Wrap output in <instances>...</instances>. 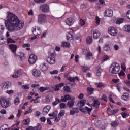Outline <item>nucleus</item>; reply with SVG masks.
Returning <instances> with one entry per match:
<instances>
[{"instance_id":"f257e3e1","label":"nucleus","mask_w":130,"mask_h":130,"mask_svg":"<svg viewBox=\"0 0 130 130\" xmlns=\"http://www.w3.org/2000/svg\"><path fill=\"white\" fill-rule=\"evenodd\" d=\"M5 26L9 32H16L20 31L24 27V22L20 19L15 14L9 12L7 20L5 21Z\"/></svg>"},{"instance_id":"f03ea898","label":"nucleus","mask_w":130,"mask_h":130,"mask_svg":"<svg viewBox=\"0 0 130 130\" xmlns=\"http://www.w3.org/2000/svg\"><path fill=\"white\" fill-rule=\"evenodd\" d=\"M120 71V66L117 63H113L109 69V72L111 74H118Z\"/></svg>"},{"instance_id":"7ed1b4c3","label":"nucleus","mask_w":130,"mask_h":130,"mask_svg":"<svg viewBox=\"0 0 130 130\" xmlns=\"http://www.w3.org/2000/svg\"><path fill=\"white\" fill-rule=\"evenodd\" d=\"M92 106H94L95 107V109L93 111V114L92 115V116H93V117H96L97 115L95 114H96V113H97V111H98L99 105H100V102H99V101H98V100H94L93 103L92 104Z\"/></svg>"},{"instance_id":"20e7f679","label":"nucleus","mask_w":130,"mask_h":130,"mask_svg":"<svg viewBox=\"0 0 130 130\" xmlns=\"http://www.w3.org/2000/svg\"><path fill=\"white\" fill-rule=\"evenodd\" d=\"M0 104L2 107L3 108H7V107L10 106V102L6 98H2V99L0 100Z\"/></svg>"},{"instance_id":"39448f33","label":"nucleus","mask_w":130,"mask_h":130,"mask_svg":"<svg viewBox=\"0 0 130 130\" xmlns=\"http://www.w3.org/2000/svg\"><path fill=\"white\" fill-rule=\"evenodd\" d=\"M47 22V19H46V15L45 14H41L39 15L38 23V24H42L43 23H46Z\"/></svg>"},{"instance_id":"423d86ee","label":"nucleus","mask_w":130,"mask_h":130,"mask_svg":"<svg viewBox=\"0 0 130 130\" xmlns=\"http://www.w3.org/2000/svg\"><path fill=\"white\" fill-rule=\"evenodd\" d=\"M108 32L111 36H116L118 33L117 29L114 27H110L108 28Z\"/></svg>"},{"instance_id":"0eeeda50","label":"nucleus","mask_w":130,"mask_h":130,"mask_svg":"<svg viewBox=\"0 0 130 130\" xmlns=\"http://www.w3.org/2000/svg\"><path fill=\"white\" fill-rule=\"evenodd\" d=\"M37 60V56L34 54H31L29 56L28 61L30 64H34Z\"/></svg>"},{"instance_id":"6e6552de","label":"nucleus","mask_w":130,"mask_h":130,"mask_svg":"<svg viewBox=\"0 0 130 130\" xmlns=\"http://www.w3.org/2000/svg\"><path fill=\"white\" fill-rule=\"evenodd\" d=\"M11 86V83L10 82H3L1 85L0 87L3 89V90H7L9 89V88H10Z\"/></svg>"},{"instance_id":"1a4fd4ad","label":"nucleus","mask_w":130,"mask_h":130,"mask_svg":"<svg viewBox=\"0 0 130 130\" xmlns=\"http://www.w3.org/2000/svg\"><path fill=\"white\" fill-rule=\"evenodd\" d=\"M81 111L83 112V113H85V114H86V113H88V114H90L91 113V111H92V109L89 108L88 107H86L84 108H80Z\"/></svg>"},{"instance_id":"9d476101","label":"nucleus","mask_w":130,"mask_h":130,"mask_svg":"<svg viewBox=\"0 0 130 130\" xmlns=\"http://www.w3.org/2000/svg\"><path fill=\"white\" fill-rule=\"evenodd\" d=\"M40 9L44 13H47L49 11V6L47 4H44L40 6Z\"/></svg>"},{"instance_id":"9b49d317","label":"nucleus","mask_w":130,"mask_h":130,"mask_svg":"<svg viewBox=\"0 0 130 130\" xmlns=\"http://www.w3.org/2000/svg\"><path fill=\"white\" fill-rule=\"evenodd\" d=\"M105 17H112L113 16V10L112 9H108L105 12Z\"/></svg>"},{"instance_id":"f8f14e48","label":"nucleus","mask_w":130,"mask_h":130,"mask_svg":"<svg viewBox=\"0 0 130 130\" xmlns=\"http://www.w3.org/2000/svg\"><path fill=\"white\" fill-rule=\"evenodd\" d=\"M51 109V107L49 105H47V106L45 107L43 109V115H46V114H48L49 112V110Z\"/></svg>"},{"instance_id":"ddd939ff","label":"nucleus","mask_w":130,"mask_h":130,"mask_svg":"<svg viewBox=\"0 0 130 130\" xmlns=\"http://www.w3.org/2000/svg\"><path fill=\"white\" fill-rule=\"evenodd\" d=\"M47 62L50 64H54L55 63V58L54 57H48L47 58Z\"/></svg>"},{"instance_id":"4468645a","label":"nucleus","mask_w":130,"mask_h":130,"mask_svg":"<svg viewBox=\"0 0 130 130\" xmlns=\"http://www.w3.org/2000/svg\"><path fill=\"white\" fill-rule=\"evenodd\" d=\"M32 33L35 36L41 34V28L38 27L37 28H34Z\"/></svg>"},{"instance_id":"2eb2a0df","label":"nucleus","mask_w":130,"mask_h":130,"mask_svg":"<svg viewBox=\"0 0 130 130\" xmlns=\"http://www.w3.org/2000/svg\"><path fill=\"white\" fill-rule=\"evenodd\" d=\"M93 38H95V39H97L99 37H100V31L99 30L95 29L93 30Z\"/></svg>"},{"instance_id":"dca6fc26","label":"nucleus","mask_w":130,"mask_h":130,"mask_svg":"<svg viewBox=\"0 0 130 130\" xmlns=\"http://www.w3.org/2000/svg\"><path fill=\"white\" fill-rule=\"evenodd\" d=\"M75 22V20L73 18H68L66 20V23L68 26H72V24Z\"/></svg>"},{"instance_id":"f3484780","label":"nucleus","mask_w":130,"mask_h":130,"mask_svg":"<svg viewBox=\"0 0 130 130\" xmlns=\"http://www.w3.org/2000/svg\"><path fill=\"white\" fill-rule=\"evenodd\" d=\"M111 46V45L110 43H106L103 47V49L105 51H110Z\"/></svg>"},{"instance_id":"a211bd4d","label":"nucleus","mask_w":130,"mask_h":130,"mask_svg":"<svg viewBox=\"0 0 130 130\" xmlns=\"http://www.w3.org/2000/svg\"><path fill=\"white\" fill-rule=\"evenodd\" d=\"M41 74V72H40V71L37 70V69H34L32 70V75L36 77H39Z\"/></svg>"},{"instance_id":"6ab92c4d","label":"nucleus","mask_w":130,"mask_h":130,"mask_svg":"<svg viewBox=\"0 0 130 130\" xmlns=\"http://www.w3.org/2000/svg\"><path fill=\"white\" fill-rule=\"evenodd\" d=\"M40 69L42 72H46V71H47L48 68L45 63H43L40 66Z\"/></svg>"},{"instance_id":"aec40b11","label":"nucleus","mask_w":130,"mask_h":130,"mask_svg":"<svg viewBox=\"0 0 130 130\" xmlns=\"http://www.w3.org/2000/svg\"><path fill=\"white\" fill-rule=\"evenodd\" d=\"M63 86H64V83H61L59 84H56L55 86V91H59V90L60 89L59 88H61V87H63Z\"/></svg>"},{"instance_id":"412c9836","label":"nucleus","mask_w":130,"mask_h":130,"mask_svg":"<svg viewBox=\"0 0 130 130\" xmlns=\"http://www.w3.org/2000/svg\"><path fill=\"white\" fill-rule=\"evenodd\" d=\"M18 57H19L20 60L22 61L24 60L26 58V56L25 55V54L22 53V52H19L17 55Z\"/></svg>"},{"instance_id":"4be33fe9","label":"nucleus","mask_w":130,"mask_h":130,"mask_svg":"<svg viewBox=\"0 0 130 130\" xmlns=\"http://www.w3.org/2000/svg\"><path fill=\"white\" fill-rule=\"evenodd\" d=\"M10 48L11 49L12 52H16L17 51V45L14 44L9 45Z\"/></svg>"},{"instance_id":"5701e85b","label":"nucleus","mask_w":130,"mask_h":130,"mask_svg":"<svg viewBox=\"0 0 130 130\" xmlns=\"http://www.w3.org/2000/svg\"><path fill=\"white\" fill-rule=\"evenodd\" d=\"M93 42V37L92 36H89L86 38V43L87 44H91Z\"/></svg>"},{"instance_id":"b1692460","label":"nucleus","mask_w":130,"mask_h":130,"mask_svg":"<svg viewBox=\"0 0 130 130\" xmlns=\"http://www.w3.org/2000/svg\"><path fill=\"white\" fill-rule=\"evenodd\" d=\"M86 104V100H80L78 103V105L79 107H82V106H84Z\"/></svg>"},{"instance_id":"393cba45","label":"nucleus","mask_w":130,"mask_h":130,"mask_svg":"<svg viewBox=\"0 0 130 130\" xmlns=\"http://www.w3.org/2000/svg\"><path fill=\"white\" fill-rule=\"evenodd\" d=\"M128 98H129V94L127 92L124 93L122 95V99H123V100H128Z\"/></svg>"},{"instance_id":"a878e982","label":"nucleus","mask_w":130,"mask_h":130,"mask_svg":"<svg viewBox=\"0 0 130 130\" xmlns=\"http://www.w3.org/2000/svg\"><path fill=\"white\" fill-rule=\"evenodd\" d=\"M61 46L62 47H66L67 48H69L70 46H71V44H70V43L68 42H64L62 43Z\"/></svg>"},{"instance_id":"bb28decb","label":"nucleus","mask_w":130,"mask_h":130,"mask_svg":"<svg viewBox=\"0 0 130 130\" xmlns=\"http://www.w3.org/2000/svg\"><path fill=\"white\" fill-rule=\"evenodd\" d=\"M48 54L50 57H54L55 56V52L54 49H51V50L49 51Z\"/></svg>"},{"instance_id":"cd10ccee","label":"nucleus","mask_w":130,"mask_h":130,"mask_svg":"<svg viewBox=\"0 0 130 130\" xmlns=\"http://www.w3.org/2000/svg\"><path fill=\"white\" fill-rule=\"evenodd\" d=\"M73 34H74V33L72 32V31L69 32L68 35H67L68 40H72V39H74Z\"/></svg>"},{"instance_id":"c85d7f7f","label":"nucleus","mask_w":130,"mask_h":130,"mask_svg":"<svg viewBox=\"0 0 130 130\" xmlns=\"http://www.w3.org/2000/svg\"><path fill=\"white\" fill-rule=\"evenodd\" d=\"M123 30H124V31H125L126 32H128V33H129L130 32V25H126L124 26V27L123 28Z\"/></svg>"},{"instance_id":"c756f323","label":"nucleus","mask_w":130,"mask_h":130,"mask_svg":"<svg viewBox=\"0 0 130 130\" xmlns=\"http://www.w3.org/2000/svg\"><path fill=\"white\" fill-rule=\"evenodd\" d=\"M123 86V85L121 83H118L116 85L117 89L118 92H120V91H121V89Z\"/></svg>"},{"instance_id":"7c9ffc66","label":"nucleus","mask_w":130,"mask_h":130,"mask_svg":"<svg viewBox=\"0 0 130 130\" xmlns=\"http://www.w3.org/2000/svg\"><path fill=\"white\" fill-rule=\"evenodd\" d=\"M87 16L88 19H93L95 15H94V13H93V12H88L87 14Z\"/></svg>"},{"instance_id":"2f4dec72","label":"nucleus","mask_w":130,"mask_h":130,"mask_svg":"<svg viewBox=\"0 0 130 130\" xmlns=\"http://www.w3.org/2000/svg\"><path fill=\"white\" fill-rule=\"evenodd\" d=\"M67 104L69 107L70 108L73 107V106H74V104H75V101L72 100V101H68L67 103Z\"/></svg>"},{"instance_id":"473e14b6","label":"nucleus","mask_w":130,"mask_h":130,"mask_svg":"<svg viewBox=\"0 0 130 130\" xmlns=\"http://www.w3.org/2000/svg\"><path fill=\"white\" fill-rule=\"evenodd\" d=\"M93 55L91 54L90 52H87V53L86 55V59L87 60H90L91 59V56H92Z\"/></svg>"},{"instance_id":"72a5a7b5","label":"nucleus","mask_w":130,"mask_h":130,"mask_svg":"<svg viewBox=\"0 0 130 130\" xmlns=\"http://www.w3.org/2000/svg\"><path fill=\"white\" fill-rule=\"evenodd\" d=\"M103 72V70L101 68L98 69L96 71V75L98 76V77H100L101 76V73Z\"/></svg>"},{"instance_id":"f704fd0d","label":"nucleus","mask_w":130,"mask_h":130,"mask_svg":"<svg viewBox=\"0 0 130 130\" xmlns=\"http://www.w3.org/2000/svg\"><path fill=\"white\" fill-rule=\"evenodd\" d=\"M49 89V88L46 87H41L39 88V91H40L41 92H44V91H47V90H48Z\"/></svg>"},{"instance_id":"c9c22d12","label":"nucleus","mask_w":130,"mask_h":130,"mask_svg":"<svg viewBox=\"0 0 130 130\" xmlns=\"http://www.w3.org/2000/svg\"><path fill=\"white\" fill-rule=\"evenodd\" d=\"M63 90H64V91H65V92H67V93H68V92L71 93V88L69 86H65L63 87Z\"/></svg>"},{"instance_id":"e433bc0d","label":"nucleus","mask_w":130,"mask_h":130,"mask_svg":"<svg viewBox=\"0 0 130 130\" xmlns=\"http://www.w3.org/2000/svg\"><path fill=\"white\" fill-rule=\"evenodd\" d=\"M111 125L112 126H113L114 127H115L116 126H117L118 124H119V122L118 121H114L111 123Z\"/></svg>"},{"instance_id":"4c0bfd02","label":"nucleus","mask_w":130,"mask_h":130,"mask_svg":"<svg viewBox=\"0 0 130 130\" xmlns=\"http://www.w3.org/2000/svg\"><path fill=\"white\" fill-rule=\"evenodd\" d=\"M5 31V25H0V35H2Z\"/></svg>"},{"instance_id":"58836bf2","label":"nucleus","mask_w":130,"mask_h":130,"mask_svg":"<svg viewBox=\"0 0 130 130\" xmlns=\"http://www.w3.org/2000/svg\"><path fill=\"white\" fill-rule=\"evenodd\" d=\"M82 70H83L84 73H86L88 70H90V67H88L87 66H82Z\"/></svg>"},{"instance_id":"ea45409f","label":"nucleus","mask_w":130,"mask_h":130,"mask_svg":"<svg viewBox=\"0 0 130 130\" xmlns=\"http://www.w3.org/2000/svg\"><path fill=\"white\" fill-rule=\"evenodd\" d=\"M101 100H103V101H105V102H107L108 98L107 96L105 94H103Z\"/></svg>"},{"instance_id":"a19ab883","label":"nucleus","mask_w":130,"mask_h":130,"mask_svg":"<svg viewBox=\"0 0 130 130\" xmlns=\"http://www.w3.org/2000/svg\"><path fill=\"white\" fill-rule=\"evenodd\" d=\"M95 86L98 87V88H101L102 87H104V84L101 82H100L96 83Z\"/></svg>"},{"instance_id":"79ce46f5","label":"nucleus","mask_w":130,"mask_h":130,"mask_svg":"<svg viewBox=\"0 0 130 130\" xmlns=\"http://www.w3.org/2000/svg\"><path fill=\"white\" fill-rule=\"evenodd\" d=\"M123 21H124V20L123 18L118 19V20L116 21V23L121 24V23H123Z\"/></svg>"},{"instance_id":"37998d69","label":"nucleus","mask_w":130,"mask_h":130,"mask_svg":"<svg viewBox=\"0 0 130 130\" xmlns=\"http://www.w3.org/2000/svg\"><path fill=\"white\" fill-rule=\"evenodd\" d=\"M5 126H7V127H8V126H9V125H8V124H7L3 125L2 127H0V130H9V129L8 128L5 127Z\"/></svg>"},{"instance_id":"c03bdc74","label":"nucleus","mask_w":130,"mask_h":130,"mask_svg":"<svg viewBox=\"0 0 130 130\" xmlns=\"http://www.w3.org/2000/svg\"><path fill=\"white\" fill-rule=\"evenodd\" d=\"M64 113H66V111L64 110H62L58 114V116H63V115H64Z\"/></svg>"},{"instance_id":"a18cd8bd","label":"nucleus","mask_w":130,"mask_h":130,"mask_svg":"<svg viewBox=\"0 0 130 130\" xmlns=\"http://www.w3.org/2000/svg\"><path fill=\"white\" fill-rule=\"evenodd\" d=\"M103 61H106L108 59H109V57L106 55H104L103 56Z\"/></svg>"},{"instance_id":"49530a36","label":"nucleus","mask_w":130,"mask_h":130,"mask_svg":"<svg viewBox=\"0 0 130 130\" xmlns=\"http://www.w3.org/2000/svg\"><path fill=\"white\" fill-rule=\"evenodd\" d=\"M7 42L8 43H15V40H13L11 38H8L7 39Z\"/></svg>"},{"instance_id":"de8ad7c7","label":"nucleus","mask_w":130,"mask_h":130,"mask_svg":"<svg viewBox=\"0 0 130 130\" xmlns=\"http://www.w3.org/2000/svg\"><path fill=\"white\" fill-rule=\"evenodd\" d=\"M87 90L88 92V94L91 95V94H93V91H94V89H93V88H88Z\"/></svg>"},{"instance_id":"09e8293b","label":"nucleus","mask_w":130,"mask_h":130,"mask_svg":"<svg viewBox=\"0 0 130 130\" xmlns=\"http://www.w3.org/2000/svg\"><path fill=\"white\" fill-rule=\"evenodd\" d=\"M19 103H20V99H19L18 98H16L14 101V103L15 105H18V104H19Z\"/></svg>"},{"instance_id":"8fccbe9b","label":"nucleus","mask_w":130,"mask_h":130,"mask_svg":"<svg viewBox=\"0 0 130 130\" xmlns=\"http://www.w3.org/2000/svg\"><path fill=\"white\" fill-rule=\"evenodd\" d=\"M50 74H51V75H57V74H58V71L55 70L53 71H51Z\"/></svg>"},{"instance_id":"3c124183","label":"nucleus","mask_w":130,"mask_h":130,"mask_svg":"<svg viewBox=\"0 0 130 130\" xmlns=\"http://www.w3.org/2000/svg\"><path fill=\"white\" fill-rule=\"evenodd\" d=\"M36 3L38 4H42L43 3H45L46 0H34Z\"/></svg>"},{"instance_id":"603ef678","label":"nucleus","mask_w":130,"mask_h":130,"mask_svg":"<svg viewBox=\"0 0 130 130\" xmlns=\"http://www.w3.org/2000/svg\"><path fill=\"white\" fill-rule=\"evenodd\" d=\"M74 37L76 40H79L80 37H81V35L80 34H77L74 35Z\"/></svg>"},{"instance_id":"864d4df0","label":"nucleus","mask_w":130,"mask_h":130,"mask_svg":"<svg viewBox=\"0 0 130 130\" xmlns=\"http://www.w3.org/2000/svg\"><path fill=\"white\" fill-rule=\"evenodd\" d=\"M117 112H118V109H114L111 111V113H112V114H113L114 115V114H116Z\"/></svg>"},{"instance_id":"5fc2aeb1","label":"nucleus","mask_w":130,"mask_h":130,"mask_svg":"<svg viewBox=\"0 0 130 130\" xmlns=\"http://www.w3.org/2000/svg\"><path fill=\"white\" fill-rule=\"evenodd\" d=\"M30 123V119H26L25 120L24 122L23 123V124L25 125H27V124H29Z\"/></svg>"},{"instance_id":"6e6d98bb","label":"nucleus","mask_w":130,"mask_h":130,"mask_svg":"<svg viewBox=\"0 0 130 130\" xmlns=\"http://www.w3.org/2000/svg\"><path fill=\"white\" fill-rule=\"evenodd\" d=\"M121 115L123 118H126V117L128 116V114H126L125 112H122Z\"/></svg>"},{"instance_id":"4d7b16f0","label":"nucleus","mask_w":130,"mask_h":130,"mask_svg":"<svg viewBox=\"0 0 130 130\" xmlns=\"http://www.w3.org/2000/svg\"><path fill=\"white\" fill-rule=\"evenodd\" d=\"M94 124L96 126H100V125L101 124V121L97 120L94 122Z\"/></svg>"},{"instance_id":"13d9d810","label":"nucleus","mask_w":130,"mask_h":130,"mask_svg":"<svg viewBox=\"0 0 130 130\" xmlns=\"http://www.w3.org/2000/svg\"><path fill=\"white\" fill-rule=\"evenodd\" d=\"M21 88H22V89H29V84H26V85H22Z\"/></svg>"},{"instance_id":"bf43d9fd","label":"nucleus","mask_w":130,"mask_h":130,"mask_svg":"<svg viewBox=\"0 0 130 130\" xmlns=\"http://www.w3.org/2000/svg\"><path fill=\"white\" fill-rule=\"evenodd\" d=\"M5 43V41H4V37H0V45L4 44Z\"/></svg>"},{"instance_id":"052dcab7","label":"nucleus","mask_w":130,"mask_h":130,"mask_svg":"<svg viewBox=\"0 0 130 130\" xmlns=\"http://www.w3.org/2000/svg\"><path fill=\"white\" fill-rule=\"evenodd\" d=\"M121 68L124 71H125V69H126V67L125 66V63H122L121 66Z\"/></svg>"},{"instance_id":"680f3d73","label":"nucleus","mask_w":130,"mask_h":130,"mask_svg":"<svg viewBox=\"0 0 130 130\" xmlns=\"http://www.w3.org/2000/svg\"><path fill=\"white\" fill-rule=\"evenodd\" d=\"M6 93L7 94H9V95H11L12 94H14V90H7Z\"/></svg>"},{"instance_id":"e2e57ef3","label":"nucleus","mask_w":130,"mask_h":130,"mask_svg":"<svg viewBox=\"0 0 130 130\" xmlns=\"http://www.w3.org/2000/svg\"><path fill=\"white\" fill-rule=\"evenodd\" d=\"M68 81H70V82H72L73 83H75V78L73 77H69L68 78Z\"/></svg>"},{"instance_id":"0e129e2a","label":"nucleus","mask_w":130,"mask_h":130,"mask_svg":"<svg viewBox=\"0 0 130 130\" xmlns=\"http://www.w3.org/2000/svg\"><path fill=\"white\" fill-rule=\"evenodd\" d=\"M21 114H22V109H19L18 110V113L17 114V117H20Z\"/></svg>"},{"instance_id":"69168bd1","label":"nucleus","mask_w":130,"mask_h":130,"mask_svg":"<svg viewBox=\"0 0 130 130\" xmlns=\"http://www.w3.org/2000/svg\"><path fill=\"white\" fill-rule=\"evenodd\" d=\"M60 106L61 108H64L67 106L66 105V104H64L63 103H61L60 104Z\"/></svg>"},{"instance_id":"338daca9","label":"nucleus","mask_w":130,"mask_h":130,"mask_svg":"<svg viewBox=\"0 0 130 130\" xmlns=\"http://www.w3.org/2000/svg\"><path fill=\"white\" fill-rule=\"evenodd\" d=\"M13 78H19V75H18L16 72L14 73V74L12 75Z\"/></svg>"},{"instance_id":"774afa93","label":"nucleus","mask_w":130,"mask_h":130,"mask_svg":"<svg viewBox=\"0 0 130 130\" xmlns=\"http://www.w3.org/2000/svg\"><path fill=\"white\" fill-rule=\"evenodd\" d=\"M126 17H127V18H128V19H129V20H130V10H129L127 12Z\"/></svg>"}]
</instances>
